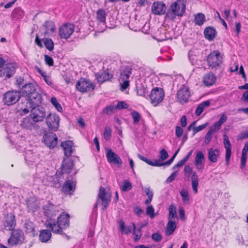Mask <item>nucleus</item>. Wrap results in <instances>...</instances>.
Masks as SVG:
<instances>
[{"instance_id":"f257e3e1","label":"nucleus","mask_w":248,"mask_h":248,"mask_svg":"<svg viewBox=\"0 0 248 248\" xmlns=\"http://www.w3.org/2000/svg\"><path fill=\"white\" fill-rule=\"evenodd\" d=\"M186 4L184 0H176L170 6L165 15V19L174 20L177 16L182 17L186 12Z\"/></svg>"},{"instance_id":"f03ea898","label":"nucleus","mask_w":248,"mask_h":248,"mask_svg":"<svg viewBox=\"0 0 248 248\" xmlns=\"http://www.w3.org/2000/svg\"><path fill=\"white\" fill-rule=\"evenodd\" d=\"M7 243L10 247H13L23 243L24 240V234L20 229H15L11 230Z\"/></svg>"},{"instance_id":"7ed1b4c3","label":"nucleus","mask_w":248,"mask_h":248,"mask_svg":"<svg viewBox=\"0 0 248 248\" xmlns=\"http://www.w3.org/2000/svg\"><path fill=\"white\" fill-rule=\"evenodd\" d=\"M95 87V85L93 82L85 78H80L76 84V89L81 93L92 92Z\"/></svg>"},{"instance_id":"20e7f679","label":"nucleus","mask_w":248,"mask_h":248,"mask_svg":"<svg viewBox=\"0 0 248 248\" xmlns=\"http://www.w3.org/2000/svg\"><path fill=\"white\" fill-rule=\"evenodd\" d=\"M16 63H7L0 70V77L7 80L13 77L16 73Z\"/></svg>"},{"instance_id":"39448f33","label":"nucleus","mask_w":248,"mask_h":248,"mask_svg":"<svg viewBox=\"0 0 248 248\" xmlns=\"http://www.w3.org/2000/svg\"><path fill=\"white\" fill-rule=\"evenodd\" d=\"M207 61L208 66L217 68L222 62V57L218 50H214L208 55Z\"/></svg>"},{"instance_id":"423d86ee","label":"nucleus","mask_w":248,"mask_h":248,"mask_svg":"<svg viewBox=\"0 0 248 248\" xmlns=\"http://www.w3.org/2000/svg\"><path fill=\"white\" fill-rule=\"evenodd\" d=\"M164 96L165 93L162 88L159 87L153 88L149 95L151 103L155 107L157 106L163 101Z\"/></svg>"},{"instance_id":"0eeeda50","label":"nucleus","mask_w":248,"mask_h":248,"mask_svg":"<svg viewBox=\"0 0 248 248\" xmlns=\"http://www.w3.org/2000/svg\"><path fill=\"white\" fill-rule=\"evenodd\" d=\"M190 96L191 92L189 88L186 85H183L177 91L176 98L178 103L184 104L188 102Z\"/></svg>"},{"instance_id":"6e6552de","label":"nucleus","mask_w":248,"mask_h":248,"mask_svg":"<svg viewBox=\"0 0 248 248\" xmlns=\"http://www.w3.org/2000/svg\"><path fill=\"white\" fill-rule=\"evenodd\" d=\"M75 31V25L70 23L63 24L59 29V36L61 39H67Z\"/></svg>"},{"instance_id":"1a4fd4ad","label":"nucleus","mask_w":248,"mask_h":248,"mask_svg":"<svg viewBox=\"0 0 248 248\" xmlns=\"http://www.w3.org/2000/svg\"><path fill=\"white\" fill-rule=\"evenodd\" d=\"M20 98V93L16 91H9L3 95L4 104L8 106L16 104Z\"/></svg>"},{"instance_id":"9d476101","label":"nucleus","mask_w":248,"mask_h":248,"mask_svg":"<svg viewBox=\"0 0 248 248\" xmlns=\"http://www.w3.org/2000/svg\"><path fill=\"white\" fill-rule=\"evenodd\" d=\"M97 199L98 200L100 199L101 201L102 210L105 211L111 202V194L108 192L104 187L101 186L99 188Z\"/></svg>"},{"instance_id":"9b49d317","label":"nucleus","mask_w":248,"mask_h":248,"mask_svg":"<svg viewBox=\"0 0 248 248\" xmlns=\"http://www.w3.org/2000/svg\"><path fill=\"white\" fill-rule=\"evenodd\" d=\"M31 108L30 116L32 120L35 123L43 121L45 116V108L40 106Z\"/></svg>"},{"instance_id":"f8f14e48","label":"nucleus","mask_w":248,"mask_h":248,"mask_svg":"<svg viewBox=\"0 0 248 248\" xmlns=\"http://www.w3.org/2000/svg\"><path fill=\"white\" fill-rule=\"evenodd\" d=\"M184 171L185 175L187 176H189L191 174H192V187L194 193L197 194L198 193V186L199 185V181L198 176L197 175L196 172H193L192 171V169H191V168L188 165L185 166Z\"/></svg>"},{"instance_id":"ddd939ff","label":"nucleus","mask_w":248,"mask_h":248,"mask_svg":"<svg viewBox=\"0 0 248 248\" xmlns=\"http://www.w3.org/2000/svg\"><path fill=\"white\" fill-rule=\"evenodd\" d=\"M3 225L6 230L11 231L15 229L16 225V217L13 213H8L3 217Z\"/></svg>"},{"instance_id":"4468645a","label":"nucleus","mask_w":248,"mask_h":248,"mask_svg":"<svg viewBox=\"0 0 248 248\" xmlns=\"http://www.w3.org/2000/svg\"><path fill=\"white\" fill-rule=\"evenodd\" d=\"M94 76L95 79L100 84L110 81L113 78V75L111 72V70L108 68L103 72L95 73Z\"/></svg>"},{"instance_id":"2eb2a0df","label":"nucleus","mask_w":248,"mask_h":248,"mask_svg":"<svg viewBox=\"0 0 248 248\" xmlns=\"http://www.w3.org/2000/svg\"><path fill=\"white\" fill-rule=\"evenodd\" d=\"M106 158L107 161L110 164H113L118 167H120L122 165V160L120 157L115 153L111 149H108L106 152Z\"/></svg>"},{"instance_id":"dca6fc26","label":"nucleus","mask_w":248,"mask_h":248,"mask_svg":"<svg viewBox=\"0 0 248 248\" xmlns=\"http://www.w3.org/2000/svg\"><path fill=\"white\" fill-rule=\"evenodd\" d=\"M60 117L56 113H49L47 115V127L50 130L56 131L59 126Z\"/></svg>"},{"instance_id":"f3484780","label":"nucleus","mask_w":248,"mask_h":248,"mask_svg":"<svg viewBox=\"0 0 248 248\" xmlns=\"http://www.w3.org/2000/svg\"><path fill=\"white\" fill-rule=\"evenodd\" d=\"M166 4L162 1H155L153 3L151 10L155 15H163L166 13Z\"/></svg>"},{"instance_id":"a211bd4d","label":"nucleus","mask_w":248,"mask_h":248,"mask_svg":"<svg viewBox=\"0 0 248 248\" xmlns=\"http://www.w3.org/2000/svg\"><path fill=\"white\" fill-rule=\"evenodd\" d=\"M26 99L27 101V103H29L30 105V108H31L40 106L42 101V97L39 93L36 92L33 93Z\"/></svg>"},{"instance_id":"6ab92c4d","label":"nucleus","mask_w":248,"mask_h":248,"mask_svg":"<svg viewBox=\"0 0 248 248\" xmlns=\"http://www.w3.org/2000/svg\"><path fill=\"white\" fill-rule=\"evenodd\" d=\"M26 204L28 212L34 213L40 207L39 201L34 197L28 198L26 201Z\"/></svg>"},{"instance_id":"aec40b11","label":"nucleus","mask_w":248,"mask_h":248,"mask_svg":"<svg viewBox=\"0 0 248 248\" xmlns=\"http://www.w3.org/2000/svg\"><path fill=\"white\" fill-rule=\"evenodd\" d=\"M76 187V182L72 180L67 179L64 183L62 190L65 194L72 195Z\"/></svg>"},{"instance_id":"412c9836","label":"nucleus","mask_w":248,"mask_h":248,"mask_svg":"<svg viewBox=\"0 0 248 248\" xmlns=\"http://www.w3.org/2000/svg\"><path fill=\"white\" fill-rule=\"evenodd\" d=\"M73 161L70 158H64L61 167L62 173H70L73 168Z\"/></svg>"},{"instance_id":"4be33fe9","label":"nucleus","mask_w":248,"mask_h":248,"mask_svg":"<svg viewBox=\"0 0 248 248\" xmlns=\"http://www.w3.org/2000/svg\"><path fill=\"white\" fill-rule=\"evenodd\" d=\"M61 146L62 147L64 155L67 157L70 156L74 150V143L72 140H66L61 143Z\"/></svg>"},{"instance_id":"5701e85b","label":"nucleus","mask_w":248,"mask_h":248,"mask_svg":"<svg viewBox=\"0 0 248 248\" xmlns=\"http://www.w3.org/2000/svg\"><path fill=\"white\" fill-rule=\"evenodd\" d=\"M69 219L70 216L65 212H62L57 217V222L62 228L65 229L69 226Z\"/></svg>"},{"instance_id":"b1692460","label":"nucleus","mask_w":248,"mask_h":248,"mask_svg":"<svg viewBox=\"0 0 248 248\" xmlns=\"http://www.w3.org/2000/svg\"><path fill=\"white\" fill-rule=\"evenodd\" d=\"M36 92L35 86L32 83L25 84L21 90V93L22 96L25 97L26 99L29 97V95L32 94L33 93Z\"/></svg>"},{"instance_id":"393cba45","label":"nucleus","mask_w":248,"mask_h":248,"mask_svg":"<svg viewBox=\"0 0 248 248\" xmlns=\"http://www.w3.org/2000/svg\"><path fill=\"white\" fill-rule=\"evenodd\" d=\"M49 226V228L51 229L52 232L56 234H60L62 235H63L65 236L67 239L69 238V237L66 235L65 233H63L62 229L63 228H62V227L57 222V223H52L51 222H49L47 223V227Z\"/></svg>"},{"instance_id":"a878e982","label":"nucleus","mask_w":248,"mask_h":248,"mask_svg":"<svg viewBox=\"0 0 248 248\" xmlns=\"http://www.w3.org/2000/svg\"><path fill=\"white\" fill-rule=\"evenodd\" d=\"M204 161V156L202 151H198L197 153L195 160V165L196 168L198 170H202L203 168L204 164L203 162Z\"/></svg>"},{"instance_id":"bb28decb","label":"nucleus","mask_w":248,"mask_h":248,"mask_svg":"<svg viewBox=\"0 0 248 248\" xmlns=\"http://www.w3.org/2000/svg\"><path fill=\"white\" fill-rule=\"evenodd\" d=\"M216 81V77L211 72L207 73L203 78V83L207 87L213 85Z\"/></svg>"},{"instance_id":"cd10ccee","label":"nucleus","mask_w":248,"mask_h":248,"mask_svg":"<svg viewBox=\"0 0 248 248\" xmlns=\"http://www.w3.org/2000/svg\"><path fill=\"white\" fill-rule=\"evenodd\" d=\"M224 144L226 149L225 161L227 164L229 163L231 156V144L227 136H224Z\"/></svg>"},{"instance_id":"c85d7f7f","label":"nucleus","mask_w":248,"mask_h":248,"mask_svg":"<svg viewBox=\"0 0 248 248\" xmlns=\"http://www.w3.org/2000/svg\"><path fill=\"white\" fill-rule=\"evenodd\" d=\"M219 155L220 152L217 149H213L210 148L208 149V159L213 163L217 162Z\"/></svg>"},{"instance_id":"c756f323","label":"nucleus","mask_w":248,"mask_h":248,"mask_svg":"<svg viewBox=\"0 0 248 248\" xmlns=\"http://www.w3.org/2000/svg\"><path fill=\"white\" fill-rule=\"evenodd\" d=\"M205 38L209 41H212L216 35V31L211 27H206L204 31Z\"/></svg>"},{"instance_id":"7c9ffc66","label":"nucleus","mask_w":248,"mask_h":248,"mask_svg":"<svg viewBox=\"0 0 248 248\" xmlns=\"http://www.w3.org/2000/svg\"><path fill=\"white\" fill-rule=\"evenodd\" d=\"M138 157L142 161L145 162L147 164L151 165L152 166H155V167H160L164 166L163 162H161L160 160H155V161L153 162L150 160H149L145 156L141 155H138Z\"/></svg>"},{"instance_id":"2f4dec72","label":"nucleus","mask_w":248,"mask_h":248,"mask_svg":"<svg viewBox=\"0 0 248 248\" xmlns=\"http://www.w3.org/2000/svg\"><path fill=\"white\" fill-rule=\"evenodd\" d=\"M193 22L195 24L199 26H202L206 21V17L204 14L198 13L194 15Z\"/></svg>"},{"instance_id":"473e14b6","label":"nucleus","mask_w":248,"mask_h":248,"mask_svg":"<svg viewBox=\"0 0 248 248\" xmlns=\"http://www.w3.org/2000/svg\"><path fill=\"white\" fill-rule=\"evenodd\" d=\"M248 152V141H247L245 143L244 147L242 150L241 158V164L240 167L241 168L244 167L246 164L247 158V153Z\"/></svg>"},{"instance_id":"72a5a7b5","label":"nucleus","mask_w":248,"mask_h":248,"mask_svg":"<svg viewBox=\"0 0 248 248\" xmlns=\"http://www.w3.org/2000/svg\"><path fill=\"white\" fill-rule=\"evenodd\" d=\"M210 104L211 102L209 100H206L199 104L195 110V114L197 116H200L203 112L204 108L209 107Z\"/></svg>"},{"instance_id":"f704fd0d","label":"nucleus","mask_w":248,"mask_h":248,"mask_svg":"<svg viewBox=\"0 0 248 248\" xmlns=\"http://www.w3.org/2000/svg\"><path fill=\"white\" fill-rule=\"evenodd\" d=\"M52 137L50 135H47V140L49 141V143H47V147L49 149H53L56 146L58 143V139L55 133H52Z\"/></svg>"},{"instance_id":"c9c22d12","label":"nucleus","mask_w":248,"mask_h":248,"mask_svg":"<svg viewBox=\"0 0 248 248\" xmlns=\"http://www.w3.org/2000/svg\"><path fill=\"white\" fill-rule=\"evenodd\" d=\"M176 228V223L171 220H170L166 226L165 231L166 234L169 236L172 234Z\"/></svg>"},{"instance_id":"e433bc0d","label":"nucleus","mask_w":248,"mask_h":248,"mask_svg":"<svg viewBox=\"0 0 248 248\" xmlns=\"http://www.w3.org/2000/svg\"><path fill=\"white\" fill-rule=\"evenodd\" d=\"M96 18L98 22L105 25L106 19V13L104 9H100L96 12Z\"/></svg>"},{"instance_id":"4c0bfd02","label":"nucleus","mask_w":248,"mask_h":248,"mask_svg":"<svg viewBox=\"0 0 248 248\" xmlns=\"http://www.w3.org/2000/svg\"><path fill=\"white\" fill-rule=\"evenodd\" d=\"M49 185L51 186L55 187H59L61 185L62 180L58 179V174L56 173L54 176H51L49 178Z\"/></svg>"},{"instance_id":"58836bf2","label":"nucleus","mask_w":248,"mask_h":248,"mask_svg":"<svg viewBox=\"0 0 248 248\" xmlns=\"http://www.w3.org/2000/svg\"><path fill=\"white\" fill-rule=\"evenodd\" d=\"M31 118L26 117L22 120L21 126L22 128L29 129H31L33 126V123L31 122Z\"/></svg>"},{"instance_id":"ea45409f","label":"nucleus","mask_w":248,"mask_h":248,"mask_svg":"<svg viewBox=\"0 0 248 248\" xmlns=\"http://www.w3.org/2000/svg\"><path fill=\"white\" fill-rule=\"evenodd\" d=\"M192 153V151H190L188 154L183 159L179 161L176 164H175L173 167V169H175L176 168H180L182 167L183 165L185 164V163L187 161L189 158L191 156Z\"/></svg>"},{"instance_id":"a19ab883","label":"nucleus","mask_w":248,"mask_h":248,"mask_svg":"<svg viewBox=\"0 0 248 248\" xmlns=\"http://www.w3.org/2000/svg\"><path fill=\"white\" fill-rule=\"evenodd\" d=\"M131 74L130 70L128 69H124L120 74L119 81L129 80V78Z\"/></svg>"},{"instance_id":"79ce46f5","label":"nucleus","mask_w":248,"mask_h":248,"mask_svg":"<svg viewBox=\"0 0 248 248\" xmlns=\"http://www.w3.org/2000/svg\"><path fill=\"white\" fill-rule=\"evenodd\" d=\"M24 16V11L20 8H16L14 9L12 13V16L14 18L20 19Z\"/></svg>"},{"instance_id":"37998d69","label":"nucleus","mask_w":248,"mask_h":248,"mask_svg":"<svg viewBox=\"0 0 248 248\" xmlns=\"http://www.w3.org/2000/svg\"><path fill=\"white\" fill-rule=\"evenodd\" d=\"M120 224V229L122 233L124 234H128L131 232V227H126L124 225V222L123 220H120L119 221Z\"/></svg>"},{"instance_id":"c03bdc74","label":"nucleus","mask_w":248,"mask_h":248,"mask_svg":"<svg viewBox=\"0 0 248 248\" xmlns=\"http://www.w3.org/2000/svg\"><path fill=\"white\" fill-rule=\"evenodd\" d=\"M50 102L55 108L60 112L62 111V108L61 104L58 102L57 99L55 97H52L51 98Z\"/></svg>"},{"instance_id":"a18cd8bd","label":"nucleus","mask_w":248,"mask_h":248,"mask_svg":"<svg viewBox=\"0 0 248 248\" xmlns=\"http://www.w3.org/2000/svg\"><path fill=\"white\" fill-rule=\"evenodd\" d=\"M180 195L182 199V201L184 203H188L189 201V197L187 190L183 189L180 191Z\"/></svg>"},{"instance_id":"49530a36","label":"nucleus","mask_w":248,"mask_h":248,"mask_svg":"<svg viewBox=\"0 0 248 248\" xmlns=\"http://www.w3.org/2000/svg\"><path fill=\"white\" fill-rule=\"evenodd\" d=\"M112 130L110 127L106 126L103 133L104 139L106 140H109L111 137Z\"/></svg>"},{"instance_id":"de8ad7c7","label":"nucleus","mask_w":248,"mask_h":248,"mask_svg":"<svg viewBox=\"0 0 248 248\" xmlns=\"http://www.w3.org/2000/svg\"><path fill=\"white\" fill-rule=\"evenodd\" d=\"M132 226L133 227V234L134 236V239L136 241H137L139 240L141 236V231L140 229L138 230H136V226L134 223H132Z\"/></svg>"},{"instance_id":"09e8293b","label":"nucleus","mask_w":248,"mask_h":248,"mask_svg":"<svg viewBox=\"0 0 248 248\" xmlns=\"http://www.w3.org/2000/svg\"><path fill=\"white\" fill-rule=\"evenodd\" d=\"M169 219H172L177 217L175 206L171 204L169 206Z\"/></svg>"},{"instance_id":"8fccbe9b","label":"nucleus","mask_w":248,"mask_h":248,"mask_svg":"<svg viewBox=\"0 0 248 248\" xmlns=\"http://www.w3.org/2000/svg\"><path fill=\"white\" fill-rule=\"evenodd\" d=\"M132 187L131 183L128 180H125L121 188L123 191H127L131 189Z\"/></svg>"},{"instance_id":"3c124183","label":"nucleus","mask_w":248,"mask_h":248,"mask_svg":"<svg viewBox=\"0 0 248 248\" xmlns=\"http://www.w3.org/2000/svg\"><path fill=\"white\" fill-rule=\"evenodd\" d=\"M114 109H115V107L113 105L107 106L103 109L102 113L106 115H110Z\"/></svg>"},{"instance_id":"603ef678","label":"nucleus","mask_w":248,"mask_h":248,"mask_svg":"<svg viewBox=\"0 0 248 248\" xmlns=\"http://www.w3.org/2000/svg\"><path fill=\"white\" fill-rule=\"evenodd\" d=\"M154 212V208L152 205H149L147 207L146 209V213L147 215L149 216L151 218H154L155 216V214Z\"/></svg>"},{"instance_id":"864d4df0","label":"nucleus","mask_w":248,"mask_h":248,"mask_svg":"<svg viewBox=\"0 0 248 248\" xmlns=\"http://www.w3.org/2000/svg\"><path fill=\"white\" fill-rule=\"evenodd\" d=\"M116 109H126L129 107V105L125 103L124 101H119L116 106H115Z\"/></svg>"},{"instance_id":"5fc2aeb1","label":"nucleus","mask_w":248,"mask_h":248,"mask_svg":"<svg viewBox=\"0 0 248 248\" xmlns=\"http://www.w3.org/2000/svg\"><path fill=\"white\" fill-rule=\"evenodd\" d=\"M131 115L133 119V123L134 124H137L140 122V115L138 111H132L131 112Z\"/></svg>"},{"instance_id":"6e6d98bb","label":"nucleus","mask_w":248,"mask_h":248,"mask_svg":"<svg viewBox=\"0 0 248 248\" xmlns=\"http://www.w3.org/2000/svg\"><path fill=\"white\" fill-rule=\"evenodd\" d=\"M129 80L121 81H120V90L122 91H125L130 85Z\"/></svg>"},{"instance_id":"4d7b16f0","label":"nucleus","mask_w":248,"mask_h":248,"mask_svg":"<svg viewBox=\"0 0 248 248\" xmlns=\"http://www.w3.org/2000/svg\"><path fill=\"white\" fill-rule=\"evenodd\" d=\"M206 125H207V124H205L200 125H199L198 126H197V127H196L195 126H193V135H195L198 132H199L202 131V130H203L204 128H205Z\"/></svg>"},{"instance_id":"13d9d810","label":"nucleus","mask_w":248,"mask_h":248,"mask_svg":"<svg viewBox=\"0 0 248 248\" xmlns=\"http://www.w3.org/2000/svg\"><path fill=\"white\" fill-rule=\"evenodd\" d=\"M39 240L42 242H46V230H43L40 231Z\"/></svg>"},{"instance_id":"bf43d9fd","label":"nucleus","mask_w":248,"mask_h":248,"mask_svg":"<svg viewBox=\"0 0 248 248\" xmlns=\"http://www.w3.org/2000/svg\"><path fill=\"white\" fill-rule=\"evenodd\" d=\"M168 154L165 149H162L160 151L159 158L161 161L166 160L168 157Z\"/></svg>"},{"instance_id":"052dcab7","label":"nucleus","mask_w":248,"mask_h":248,"mask_svg":"<svg viewBox=\"0 0 248 248\" xmlns=\"http://www.w3.org/2000/svg\"><path fill=\"white\" fill-rule=\"evenodd\" d=\"M221 126V125L217 122L211 127L209 130L215 133L220 129Z\"/></svg>"},{"instance_id":"680f3d73","label":"nucleus","mask_w":248,"mask_h":248,"mask_svg":"<svg viewBox=\"0 0 248 248\" xmlns=\"http://www.w3.org/2000/svg\"><path fill=\"white\" fill-rule=\"evenodd\" d=\"M213 134H214V133H213L212 131H211L210 130H209L208 131V132L207 133V134H206L205 136V138H204V143L206 144H208L209 143H210V142L211 141V139H212V135H213Z\"/></svg>"},{"instance_id":"e2e57ef3","label":"nucleus","mask_w":248,"mask_h":248,"mask_svg":"<svg viewBox=\"0 0 248 248\" xmlns=\"http://www.w3.org/2000/svg\"><path fill=\"white\" fill-rule=\"evenodd\" d=\"M180 150V149H178L177 151L174 154V155H172V156L168 161L163 162L164 166V165H170L172 162L173 161L174 159H175L176 156L177 155L178 153L179 152Z\"/></svg>"},{"instance_id":"0e129e2a","label":"nucleus","mask_w":248,"mask_h":248,"mask_svg":"<svg viewBox=\"0 0 248 248\" xmlns=\"http://www.w3.org/2000/svg\"><path fill=\"white\" fill-rule=\"evenodd\" d=\"M50 30L51 32H54L56 31V27L54 22L51 21H47V31Z\"/></svg>"},{"instance_id":"69168bd1","label":"nucleus","mask_w":248,"mask_h":248,"mask_svg":"<svg viewBox=\"0 0 248 248\" xmlns=\"http://www.w3.org/2000/svg\"><path fill=\"white\" fill-rule=\"evenodd\" d=\"M184 133V130L182 128L179 126L175 127V134L176 136L178 138L181 137Z\"/></svg>"},{"instance_id":"338daca9","label":"nucleus","mask_w":248,"mask_h":248,"mask_svg":"<svg viewBox=\"0 0 248 248\" xmlns=\"http://www.w3.org/2000/svg\"><path fill=\"white\" fill-rule=\"evenodd\" d=\"M178 171H176L171 174V175L167 179L166 183H170L172 182L175 178Z\"/></svg>"},{"instance_id":"774afa93","label":"nucleus","mask_w":248,"mask_h":248,"mask_svg":"<svg viewBox=\"0 0 248 248\" xmlns=\"http://www.w3.org/2000/svg\"><path fill=\"white\" fill-rule=\"evenodd\" d=\"M161 238V235L158 233H154L152 235V238L156 242L160 241Z\"/></svg>"}]
</instances>
